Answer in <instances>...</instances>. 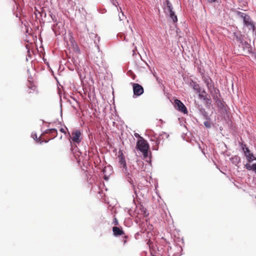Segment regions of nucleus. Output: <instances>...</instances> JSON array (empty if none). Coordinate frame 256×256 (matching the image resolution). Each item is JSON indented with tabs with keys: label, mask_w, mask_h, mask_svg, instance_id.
<instances>
[{
	"label": "nucleus",
	"mask_w": 256,
	"mask_h": 256,
	"mask_svg": "<svg viewBox=\"0 0 256 256\" xmlns=\"http://www.w3.org/2000/svg\"><path fill=\"white\" fill-rule=\"evenodd\" d=\"M69 136V141L71 146V151L74 153L78 149L77 144H79L82 140V132L78 129H74L72 132V135L70 132L68 134Z\"/></svg>",
	"instance_id": "obj_1"
},
{
	"label": "nucleus",
	"mask_w": 256,
	"mask_h": 256,
	"mask_svg": "<svg viewBox=\"0 0 256 256\" xmlns=\"http://www.w3.org/2000/svg\"><path fill=\"white\" fill-rule=\"evenodd\" d=\"M241 148L248 162L250 163L254 160L256 161V157L254 156L253 153L251 152L246 144L241 143Z\"/></svg>",
	"instance_id": "obj_4"
},
{
	"label": "nucleus",
	"mask_w": 256,
	"mask_h": 256,
	"mask_svg": "<svg viewBox=\"0 0 256 256\" xmlns=\"http://www.w3.org/2000/svg\"><path fill=\"white\" fill-rule=\"evenodd\" d=\"M240 158L238 156H234L230 158L231 162L236 166L239 168L238 164L240 162Z\"/></svg>",
	"instance_id": "obj_19"
},
{
	"label": "nucleus",
	"mask_w": 256,
	"mask_h": 256,
	"mask_svg": "<svg viewBox=\"0 0 256 256\" xmlns=\"http://www.w3.org/2000/svg\"><path fill=\"white\" fill-rule=\"evenodd\" d=\"M60 132L62 133H64V134H66V132L65 131V130L64 129V128H61L60 130Z\"/></svg>",
	"instance_id": "obj_40"
},
{
	"label": "nucleus",
	"mask_w": 256,
	"mask_h": 256,
	"mask_svg": "<svg viewBox=\"0 0 256 256\" xmlns=\"http://www.w3.org/2000/svg\"><path fill=\"white\" fill-rule=\"evenodd\" d=\"M134 136L135 137L137 138H139L140 139H141V138H142V136H140V135L138 134V133H135L134 134Z\"/></svg>",
	"instance_id": "obj_38"
},
{
	"label": "nucleus",
	"mask_w": 256,
	"mask_h": 256,
	"mask_svg": "<svg viewBox=\"0 0 256 256\" xmlns=\"http://www.w3.org/2000/svg\"><path fill=\"white\" fill-rule=\"evenodd\" d=\"M195 104L196 108L198 110L199 116L203 118L204 116L208 114L202 104H198V102H196V101H195Z\"/></svg>",
	"instance_id": "obj_12"
},
{
	"label": "nucleus",
	"mask_w": 256,
	"mask_h": 256,
	"mask_svg": "<svg viewBox=\"0 0 256 256\" xmlns=\"http://www.w3.org/2000/svg\"><path fill=\"white\" fill-rule=\"evenodd\" d=\"M44 134H50L51 136V138H50L48 140H46L44 141L45 143H47L50 140H52L54 138H56L58 135L57 130L54 128L46 130L44 131Z\"/></svg>",
	"instance_id": "obj_11"
},
{
	"label": "nucleus",
	"mask_w": 256,
	"mask_h": 256,
	"mask_svg": "<svg viewBox=\"0 0 256 256\" xmlns=\"http://www.w3.org/2000/svg\"><path fill=\"white\" fill-rule=\"evenodd\" d=\"M113 224H114L115 225H118V220L116 218H114V219Z\"/></svg>",
	"instance_id": "obj_36"
},
{
	"label": "nucleus",
	"mask_w": 256,
	"mask_h": 256,
	"mask_svg": "<svg viewBox=\"0 0 256 256\" xmlns=\"http://www.w3.org/2000/svg\"><path fill=\"white\" fill-rule=\"evenodd\" d=\"M136 164L138 166L136 168L138 171L141 172L144 171L147 166L146 164H144V162L141 160H136Z\"/></svg>",
	"instance_id": "obj_17"
},
{
	"label": "nucleus",
	"mask_w": 256,
	"mask_h": 256,
	"mask_svg": "<svg viewBox=\"0 0 256 256\" xmlns=\"http://www.w3.org/2000/svg\"><path fill=\"white\" fill-rule=\"evenodd\" d=\"M210 93L214 101L221 98L220 91L216 88H213L212 90H210Z\"/></svg>",
	"instance_id": "obj_14"
},
{
	"label": "nucleus",
	"mask_w": 256,
	"mask_h": 256,
	"mask_svg": "<svg viewBox=\"0 0 256 256\" xmlns=\"http://www.w3.org/2000/svg\"><path fill=\"white\" fill-rule=\"evenodd\" d=\"M132 186L134 187V192L135 193V194L136 195H137V194H136V188L134 187V186L133 185V184H132Z\"/></svg>",
	"instance_id": "obj_43"
},
{
	"label": "nucleus",
	"mask_w": 256,
	"mask_h": 256,
	"mask_svg": "<svg viewBox=\"0 0 256 256\" xmlns=\"http://www.w3.org/2000/svg\"><path fill=\"white\" fill-rule=\"evenodd\" d=\"M233 34L234 36V38L238 42L240 43V45L246 41L244 40L243 36L240 32H234L233 33Z\"/></svg>",
	"instance_id": "obj_15"
},
{
	"label": "nucleus",
	"mask_w": 256,
	"mask_h": 256,
	"mask_svg": "<svg viewBox=\"0 0 256 256\" xmlns=\"http://www.w3.org/2000/svg\"><path fill=\"white\" fill-rule=\"evenodd\" d=\"M203 118L204 119L206 120V121L211 122V120H212V119H211L210 116L208 115V114L204 116L203 117Z\"/></svg>",
	"instance_id": "obj_30"
},
{
	"label": "nucleus",
	"mask_w": 256,
	"mask_h": 256,
	"mask_svg": "<svg viewBox=\"0 0 256 256\" xmlns=\"http://www.w3.org/2000/svg\"><path fill=\"white\" fill-rule=\"evenodd\" d=\"M204 124L206 128H210L212 126V124L211 122L204 121Z\"/></svg>",
	"instance_id": "obj_28"
},
{
	"label": "nucleus",
	"mask_w": 256,
	"mask_h": 256,
	"mask_svg": "<svg viewBox=\"0 0 256 256\" xmlns=\"http://www.w3.org/2000/svg\"><path fill=\"white\" fill-rule=\"evenodd\" d=\"M190 86L193 88L194 90L196 92L200 93L201 92L202 90L199 84L193 80H190Z\"/></svg>",
	"instance_id": "obj_16"
},
{
	"label": "nucleus",
	"mask_w": 256,
	"mask_h": 256,
	"mask_svg": "<svg viewBox=\"0 0 256 256\" xmlns=\"http://www.w3.org/2000/svg\"><path fill=\"white\" fill-rule=\"evenodd\" d=\"M174 102V107L177 110L183 112L184 114L188 113V110L186 106L180 100L178 99H175Z\"/></svg>",
	"instance_id": "obj_8"
},
{
	"label": "nucleus",
	"mask_w": 256,
	"mask_h": 256,
	"mask_svg": "<svg viewBox=\"0 0 256 256\" xmlns=\"http://www.w3.org/2000/svg\"><path fill=\"white\" fill-rule=\"evenodd\" d=\"M114 235L115 236H122L124 234V232L121 228L114 226L112 228Z\"/></svg>",
	"instance_id": "obj_18"
},
{
	"label": "nucleus",
	"mask_w": 256,
	"mask_h": 256,
	"mask_svg": "<svg viewBox=\"0 0 256 256\" xmlns=\"http://www.w3.org/2000/svg\"><path fill=\"white\" fill-rule=\"evenodd\" d=\"M207 88L208 90V92H210V90H212L213 88H215L214 84H212V82L210 83V84H207Z\"/></svg>",
	"instance_id": "obj_29"
},
{
	"label": "nucleus",
	"mask_w": 256,
	"mask_h": 256,
	"mask_svg": "<svg viewBox=\"0 0 256 256\" xmlns=\"http://www.w3.org/2000/svg\"><path fill=\"white\" fill-rule=\"evenodd\" d=\"M60 114H61V116H62V110L61 109L60 110Z\"/></svg>",
	"instance_id": "obj_48"
},
{
	"label": "nucleus",
	"mask_w": 256,
	"mask_h": 256,
	"mask_svg": "<svg viewBox=\"0 0 256 256\" xmlns=\"http://www.w3.org/2000/svg\"><path fill=\"white\" fill-rule=\"evenodd\" d=\"M164 4L166 6L168 12L172 10V6L169 0H166L165 2H164Z\"/></svg>",
	"instance_id": "obj_25"
},
{
	"label": "nucleus",
	"mask_w": 256,
	"mask_h": 256,
	"mask_svg": "<svg viewBox=\"0 0 256 256\" xmlns=\"http://www.w3.org/2000/svg\"><path fill=\"white\" fill-rule=\"evenodd\" d=\"M140 210L142 214L144 216H148L149 214L147 212L146 208H145L142 206H140Z\"/></svg>",
	"instance_id": "obj_26"
},
{
	"label": "nucleus",
	"mask_w": 256,
	"mask_h": 256,
	"mask_svg": "<svg viewBox=\"0 0 256 256\" xmlns=\"http://www.w3.org/2000/svg\"><path fill=\"white\" fill-rule=\"evenodd\" d=\"M169 16H170V18L172 20V22L174 23H176L178 22L177 16L176 14L173 11V10L169 12Z\"/></svg>",
	"instance_id": "obj_23"
},
{
	"label": "nucleus",
	"mask_w": 256,
	"mask_h": 256,
	"mask_svg": "<svg viewBox=\"0 0 256 256\" xmlns=\"http://www.w3.org/2000/svg\"><path fill=\"white\" fill-rule=\"evenodd\" d=\"M216 104V106L218 108L219 110H224V104L222 103V100L220 98H218L216 100H214Z\"/></svg>",
	"instance_id": "obj_22"
},
{
	"label": "nucleus",
	"mask_w": 256,
	"mask_h": 256,
	"mask_svg": "<svg viewBox=\"0 0 256 256\" xmlns=\"http://www.w3.org/2000/svg\"><path fill=\"white\" fill-rule=\"evenodd\" d=\"M198 97L204 102L206 107L208 109L210 108L212 100L210 96H208V94L204 89L201 90V92L199 93Z\"/></svg>",
	"instance_id": "obj_3"
},
{
	"label": "nucleus",
	"mask_w": 256,
	"mask_h": 256,
	"mask_svg": "<svg viewBox=\"0 0 256 256\" xmlns=\"http://www.w3.org/2000/svg\"><path fill=\"white\" fill-rule=\"evenodd\" d=\"M118 158L119 164H120L121 168H122L123 172L125 174L128 182L131 184V181H132V180L130 176V174L128 171L124 156L122 152V150H120L118 152Z\"/></svg>",
	"instance_id": "obj_2"
},
{
	"label": "nucleus",
	"mask_w": 256,
	"mask_h": 256,
	"mask_svg": "<svg viewBox=\"0 0 256 256\" xmlns=\"http://www.w3.org/2000/svg\"><path fill=\"white\" fill-rule=\"evenodd\" d=\"M204 82L206 83V85L207 86V84H210L212 82V80L210 78H205L204 79Z\"/></svg>",
	"instance_id": "obj_31"
},
{
	"label": "nucleus",
	"mask_w": 256,
	"mask_h": 256,
	"mask_svg": "<svg viewBox=\"0 0 256 256\" xmlns=\"http://www.w3.org/2000/svg\"><path fill=\"white\" fill-rule=\"evenodd\" d=\"M243 24L244 26L247 28L248 30H252L253 32L256 31V22L252 20L250 16L243 22Z\"/></svg>",
	"instance_id": "obj_7"
},
{
	"label": "nucleus",
	"mask_w": 256,
	"mask_h": 256,
	"mask_svg": "<svg viewBox=\"0 0 256 256\" xmlns=\"http://www.w3.org/2000/svg\"><path fill=\"white\" fill-rule=\"evenodd\" d=\"M132 210L131 209H129L128 210V214L130 216H132Z\"/></svg>",
	"instance_id": "obj_41"
},
{
	"label": "nucleus",
	"mask_w": 256,
	"mask_h": 256,
	"mask_svg": "<svg viewBox=\"0 0 256 256\" xmlns=\"http://www.w3.org/2000/svg\"><path fill=\"white\" fill-rule=\"evenodd\" d=\"M162 134H165L166 138H168L169 136V134L166 133V132H162V134H160L158 138H154V139H151V141L154 142L152 150H158V145L160 143V138L162 136Z\"/></svg>",
	"instance_id": "obj_9"
},
{
	"label": "nucleus",
	"mask_w": 256,
	"mask_h": 256,
	"mask_svg": "<svg viewBox=\"0 0 256 256\" xmlns=\"http://www.w3.org/2000/svg\"><path fill=\"white\" fill-rule=\"evenodd\" d=\"M243 50L246 54H254V52L253 50V48L252 46L248 43L246 41H245L244 43L241 44Z\"/></svg>",
	"instance_id": "obj_10"
},
{
	"label": "nucleus",
	"mask_w": 256,
	"mask_h": 256,
	"mask_svg": "<svg viewBox=\"0 0 256 256\" xmlns=\"http://www.w3.org/2000/svg\"><path fill=\"white\" fill-rule=\"evenodd\" d=\"M119 18H120V20H122L121 18H120V16L119 17Z\"/></svg>",
	"instance_id": "obj_50"
},
{
	"label": "nucleus",
	"mask_w": 256,
	"mask_h": 256,
	"mask_svg": "<svg viewBox=\"0 0 256 256\" xmlns=\"http://www.w3.org/2000/svg\"><path fill=\"white\" fill-rule=\"evenodd\" d=\"M216 0H208V1L209 2H211V3L214 2H216Z\"/></svg>",
	"instance_id": "obj_42"
},
{
	"label": "nucleus",
	"mask_w": 256,
	"mask_h": 256,
	"mask_svg": "<svg viewBox=\"0 0 256 256\" xmlns=\"http://www.w3.org/2000/svg\"><path fill=\"white\" fill-rule=\"evenodd\" d=\"M147 162H151V158H149V160H147Z\"/></svg>",
	"instance_id": "obj_46"
},
{
	"label": "nucleus",
	"mask_w": 256,
	"mask_h": 256,
	"mask_svg": "<svg viewBox=\"0 0 256 256\" xmlns=\"http://www.w3.org/2000/svg\"><path fill=\"white\" fill-rule=\"evenodd\" d=\"M160 122L162 124L164 123V122L162 119L160 120Z\"/></svg>",
	"instance_id": "obj_45"
},
{
	"label": "nucleus",
	"mask_w": 256,
	"mask_h": 256,
	"mask_svg": "<svg viewBox=\"0 0 256 256\" xmlns=\"http://www.w3.org/2000/svg\"><path fill=\"white\" fill-rule=\"evenodd\" d=\"M136 148L140 152H146L149 149V145L147 142L143 138H141L136 142Z\"/></svg>",
	"instance_id": "obj_6"
},
{
	"label": "nucleus",
	"mask_w": 256,
	"mask_h": 256,
	"mask_svg": "<svg viewBox=\"0 0 256 256\" xmlns=\"http://www.w3.org/2000/svg\"><path fill=\"white\" fill-rule=\"evenodd\" d=\"M34 139L36 141H38V142H40V140H39V138H37V136H36V134H34V137H33Z\"/></svg>",
	"instance_id": "obj_39"
},
{
	"label": "nucleus",
	"mask_w": 256,
	"mask_h": 256,
	"mask_svg": "<svg viewBox=\"0 0 256 256\" xmlns=\"http://www.w3.org/2000/svg\"><path fill=\"white\" fill-rule=\"evenodd\" d=\"M50 16H51V18H52V20H53V22H58L56 17V16L55 15L51 14H50Z\"/></svg>",
	"instance_id": "obj_33"
},
{
	"label": "nucleus",
	"mask_w": 256,
	"mask_h": 256,
	"mask_svg": "<svg viewBox=\"0 0 256 256\" xmlns=\"http://www.w3.org/2000/svg\"><path fill=\"white\" fill-rule=\"evenodd\" d=\"M133 90L134 98H138L143 94L144 90L143 87L140 84L137 83H132Z\"/></svg>",
	"instance_id": "obj_5"
},
{
	"label": "nucleus",
	"mask_w": 256,
	"mask_h": 256,
	"mask_svg": "<svg viewBox=\"0 0 256 256\" xmlns=\"http://www.w3.org/2000/svg\"><path fill=\"white\" fill-rule=\"evenodd\" d=\"M62 27L63 25L62 23L60 22H58L52 25V28L56 36H58L62 32L61 30L62 28Z\"/></svg>",
	"instance_id": "obj_13"
},
{
	"label": "nucleus",
	"mask_w": 256,
	"mask_h": 256,
	"mask_svg": "<svg viewBox=\"0 0 256 256\" xmlns=\"http://www.w3.org/2000/svg\"><path fill=\"white\" fill-rule=\"evenodd\" d=\"M104 179L105 180H108V176H106V175H104Z\"/></svg>",
	"instance_id": "obj_44"
},
{
	"label": "nucleus",
	"mask_w": 256,
	"mask_h": 256,
	"mask_svg": "<svg viewBox=\"0 0 256 256\" xmlns=\"http://www.w3.org/2000/svg\"><path fill=\"white\" fill-rule=\"evenodd\" d=\"M92 36H94V43L95 44V46L96 47L97 49L98 50V52L100 51V47L98 46V42L100 40V37L98 36L97 34H92Z\"/></svg>",
	"instance_id": "obj_24"
},
{
	"label": "nucleus",
	"mask_w": 256,
	"mask_h": 256,
	"mask_svg": "<svg viewBox=\"0 0 256 256\" xmlns=\"http://www.w3.org/2000/svg\"><path fill=\"white\" fill-rule=\"evenodd\" d=\"M235 14L237 16H239L240 18L242 19L243 22L244 21H246V18L248 16H250V15H248V14L244 13L238 10H236L235 12Z\"/></svg>",
	"instance_id": "obj_20"
},
{
	"label": "nucleus",
	"mask_w": 256,
	"mask_h": 256,
	"mask_svg": "<svg viewBox=\"0 0 256 256\" xmlns=\"http://www.w3.org/2000/svg\"><path fill=\"white\" fill-rule=\"evenodd\" d=\"M156 81L160 84H162V80L158 77L156 76Z\"/></svg>",
	"instance_id": "obj_35"
},
{
	"label": "nucleus",
	"mask_w": 256,
	"mask_h": 256,
	"mask_svg": "<svg viewBox=\"0 0 256 256\" xmlns=\"http://www.w3.org/2000/svg\"><path fill=\"white\" fill-rule=\"evenodd\" d=\"M70 43L72 44V46H74V44H76V40H74V38L72 37L70 38Z\"/></svg>",
	"instance_id": "obj_34"
},
{
	"label": "nucleus",
	"mask_w": 256,
	"mask_h": 256,
	"mask_svg": "<svg viewBox=\"0 0 256 256\" xmlns=\"http://www.w3.org/2000/svg\"><path fill=\"white\" fill-rule=\"evenodd\" d=\"M62 136H61L60 137V139H62Z\"/></svg>",
	"instance_id": "obj_51"
},
{
	"label": "nucleus",
	"mask_w": 256,
	"mask_h": 256,
	"mask_svg": "<svg viewBox=\"0 0 256 256\" xmlns=\"http://www.w3.org/2000/svg\"><path fill=\"white\" fill-rule=\"evenodd\" d=\"M126 240H124V244H126Z\"/></svg>",
	"instance_id": "obj_49"
},
{
	"label": "nucleus",
	"mask_w": 256,
	"mask_h": 256,
	"mask_svg": "<svg viewBox=\"0 0 256 256\" xmlns=\"http://www.w3.org/2000/svg\"><path fill=\"white\" fill-rule=\"evenodd\" d=\"M133 202H134V204H135V200H134V198H133Z\"/></svg>",
	"instance_id": "obj_47"
},
{
	"label": "nucleus",
	"mask_w": 256,
	"mask_h": 256,
	"mask_svg": "<svg viewBox=\"0 0 256 256\" xmlns=\"http://www.w3.org/2000/svg\"><path fill=\"white\" fill-rule=\"evenodd\" d=\"M144 156V158H147L148 157L149 151L148 150H146V152H141Z\"/></svg>",
	"instance_id": "obj_32"
},
{
	"label": "nucleus",
	"mask_w": 256,
	"mask_h": 256,
	"mask_svg": "<svg viewBox=\"0 0 256 256\" xmlns=\"http://www.w3.org/2000/svg\"><path fill=\"white\" fill-rule=\"evenodd\" d=\"M74 51L78 54L80 53V50L78 45L77 44H74V46H72Z\"/></svg>",
	"instance_id": "obj_27"
},
{
	"label": "nucleus",
	"mask_w": 256,
	"mask_h": 256,
	"mask_svg": "<svg viewBox=\"0 0 256 256\" xmlns=\"http://www.w3.org/2000/svg\"><path fill=\"white\" fill-rule=\"evenodd\" d=\"M244 168L248 170H252L256 174V163L252 165L247 163L244 165Z\"/></svg>",
	"instance_id": "obj_21"
},
{
	"label": "nucleus",
	"mask_w": 256,
	"mask_h": 256,
	"mask_svg": "<svg viewBox=\"0 0 256 256\" xmlns=\"http://www.w3.org/2000/svg\"><path fill=\"white\" fill-rule=\"evenodd\" d=\"M111 2L116 6V3L118 4V2H116V0H111Z\"/></svg>",
	"instance_id": "obj_37"
}]
</instances>
